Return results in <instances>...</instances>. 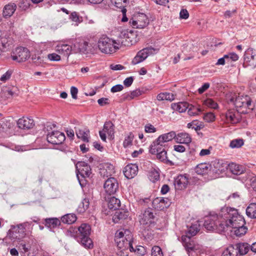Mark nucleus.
<instances>
[{"label": "nucleus", "instance_id": "1", "mask_svg": "<svg viewBox=\"0 0 256 256\" xmlns=\"http://www.w3.org/2000/svg\"><path fill=\"white\" fill-rule=\"evenodd\" d=\"M223 214L228 218L226 222V231L230 230L234 231V234L237 236H242L246 234L248 228L244 226L246 224L244 217L239 214L238 210L229 207L223 208Z\"/></svg>", "mask_w": 256, "mask_h": 256}, {"label": "nucleus", "instance_id": "2", "mask_svg": "<svg viewBox=\"0 0 256 256\" xmlns=\"http://www.w3.org/2000/svg\"><path fill=\"white\" fill-rule=\"evenodd\" d=\"M91 232L90 226L86 224H82L79 227L70 226L65 234L67 236L74 238L82 246L87 248L93 247L92 240L90 238Z\"/></svg>", "mask_w": 256, "mask_h": 256}, {"label": "nucleus", "instance_id": "3", "mask_svg": "<svg viewBox=\"0 0 256 256\" xmlns=\"http://www.w3.org/2000/svg\"><path fill=\"white\" fill-rule=\"evenodd\" d=\"M114 241L118 248L116 254L118 256H128V250L132 252L134 250L132 246V236L128 229H122L116 233Z\"/></svg>", "mask_w": 256, "mask_h": 256}, {"label": "nucleus", "instance_id": "4", "mask_svg": "<svg viewBox=\"0 0 256 256\" xmlns=\"http://www.w3.org/2000/svg\"><path fill=\"white\" fill-rule=\"evenodd\" d=\"M223 208L218 214L212 212L206 217L204 226L208 230H216L218 232L226 231L228 218L223 214Z\"/></svg>", "mask_w": 256, "mask_h": 256}, {"label": "nucleus", "instance_id": "5", "mask_svg": "<svg viewBox=\"0 0 256 256\" xmlns=\"http://www.w3.org/2000/svg\"><path fill=\"white\" fill-rule=\"evenodd\" d=\"M98 47L102 52L107 54L114 52L119 49L117 42L107 36H102L99 39Z\"/></svg>", "mask_w": 256, "mask_h": 256}, {"label": "nucleus", "instance_id": "6", "mask_svg": "<svg viewBox=\"0 0 256 256\" xmlns=\"http://www.w3.org/2000/svg\"><path fill=\"white\" fill-rule=\"evenodd\" d=\"M176 133L174 131H171L168 133L160 136L157 139L151 144L150 148V152H155L158 151L160 146H165L164 144L165 142L171 141L173 139L175 140Z\"/></svg>", "mask_w": 256, "mask_h": 256}, {"label": "nucleus", "instance_id": "7", "mask_svg": "<svg viewBox=\"0 0 256 256\" xmlns=\"http://www.w3.org/2000/svg\"><path fill=\"white\" fill-rule=\"evenodd\" d=\"M159 50L158 48H154L152 46H148L138 51L136 56L132 61L133 65H136L144 62L146 58L150 55L156 54Z\"/></svg>", "mask_w": 256, "mask_h": 256}, {"label": "nucleus", "instance_id": "8", "mask_svg": "<svg viewBox=\"0 0 256 256\" xmlns=\"http://www.w3.org/2000/svg\"><path fill=\"white\" fill-rule=\"evenodd\" d=\"M130 24L136 28H143L149 24L148 16L143 13H139L130 20Z\"/></svg>", "mask_w": 256, "mask_h": 256}, {"label": "nucleus", "instance_id": "9", "mask_svg": "<svg viewBox=\"0 0 256 256\" xmlns=\"http://www.w3.org/2000/svg\"><path fill=\"white\" fill-rule=\"evenodd\" d=\"M243 66L244 68H250L254 69L256 66V50L252 48H249L245 52L244 54Z\"/></svg>", "mask_w": 256, "mask_h": 256}, {"label": "nucleus", "instance_id": "10", "mask_svg": "<svg viewBox=\"0 0 256 256\" xmlns=\"http://www.w3.org/2000/svg\"><path fill=\"white\" fill-rule=\"evenodd\" d=\"M30 52L26 48L20 46L16 48L12 55V60L18 62H25L30 57Z\"/></svg>", "mask_w": 256, "mask_h": 256}, {"label": "nucleus", "instance_id": "11", "mask_svg": "<svg viewBox=\"0 0 256 256\" xmlns=\"http://www.w3.org/2000/svg\"><path fill=\"white\" fill-rule=\"evenodd\" d=\"M114 126L110 121H107L104 122L103 129L100 130L99 134L101 140L104 142H106L107 134L108 137L110 139H114Z\"/></svg>", "mask_w": 256, "mask_h": 256}, {"label": "nucleus", "instance_id": "12", "mask_svg": "<svg viewBox=\"0 0 256 256\" xmlns=\"http://www.w3.org/2000/svg\"><path fill=\"white\" fill-rule=\"evenodd\" d=\"M66 140L64 134L58 130L52 131L47 134V140L52 144H62Z\"/></svg>", "mask_w": 256, "mask_h": 256}, {"label": "nucleus", "instance_id": "13", "mask_svg": "<svg viewBox=\"0 0 256 256\" xmlns=\"http://www.w3.org/2000/svg\"><path fill=\"white\" fill-rule=\"evenodd\" d=\"M104 188L105 192L110 195L116 194L118 189L117 180L114 177L108 178L104 183Z\"/></svg>", "mask_w": 256, "mask_h": 256}, {"label": "nucleus", "instance_id": "14", "mask_svg": "<svg viewBox=\"0 0 256 256\" xmlns=\"http://www.w3.org/2000/svg\"><path fill=\"white\" fill-rule=\"evenodd\" d=\"M140 217V222L141 224H152L154 222L155 216L154 214L153 210L150 208H148L144 210Z\"/></svg>", "mask_w": 256, "mask_h": 256}, {"label": "nucleus", "instance_id": "15", "mask_svg": "<svg viewBox=\"0 0 256 256\" xmlns=\"http://www.w3.org/2000/svg\"><path fill=\"white\" fill-rule=\"evenodd\" d=\"M189 178L186 174H180L174 180V185L176 190H182L186 188L189 183Z\"/></svg>", "mask_w": 256, "mask_h": 256}, {"label": "nucleus", "instance_id": "16", "mask_svg": "<svg viewBox=\"0 0 256 256\" xmlns=\"http://www.w3.org/2000/svg\"><path fill=\"white\" fill-rule=\"evenodd\" d=\"M76 170L80 176L84 178L90 177L92 174L90 166L84 162H78L76 164Z\"/></svg>", "mask_w": 256, "mask_h": 256}, {"label": "nucleus", "instance_id": "17", "mask_svg": "<svg viewBox=\"0 0 256 256\" xmlns=\"http://www.w3.org/2000/svg\"><path fill=\"white\" fill-rule=\"evenodd\" d=\"M192 226H190V230L186 232L185 234L182 236V241L184 246L190 256V253L192 251V232H191V228Z\"/></svg>", "mask_w": 256, "mask_h": 256}, {"label": "nucleus", "instance_id": "18", "mask_svg": "<svg viewBox=\"0 0 256 256\" xmlns=\"http://www.w3.org/2000/svg\"><path fill=\"white\" fill-rule=\"evenodd\" d=\"M171 202L168 198H156L152 202L153 207L158 210H162L168 208Z\"/></svg>", "mask_w": 256, "mask_h": 256}, {"label": "nucleus", "instance_id": "19", "mask_svg": "<svg viewBox=\"0 0 256 256\" xmlns=\"http://www.w3.org/2000/svg\"><path fill=\"white\" fill-rule=\"evenodd\" d=\"M214 171L218 174L224 172L228 169V164L222 160H216L212 162Z\"/></svg>", "mask_w": 256, "mask_h": 256}, {"label": "nucleus", "instance_id": "20", "mask_svg": "<svg viewBox=\"0 0 256 256\" xmlns=\"http://www.w3.org/2000/svg\"><path fill=\"white\" fill-rule=\"evenodd\" d=\"M17 125L18 128L22 130H30L32 128L34 123L32 119L26 117H22L18 120Z\"/></svg>", "mask_w": 256, "mask_h": 256}, {"label": "nucleus", "instance_id": "21", "mask_svg": "<svg viewBox=\"0 0 256 256\" xmlns=\"http://www.w3.org/2000/svg\"><path fill=\"white\" fill-rule=\"evenodd\" d=\"M159 148L158 149V151L155 152H150L152 154H156V158L160 160V161L166 163L168 164L170 166H172L174 163L171 161L168 160L167 157V152L166 150L165 146H160Z\"/></svg>", "mask_w": 256, "mask_h": 256}, {"label": "nucleus", "instance_id": "22", "mask_svg": "<svg viewBox=\"0 0 256 256\" xmlns=\"http://www.w3.org/2000/svg\"><path fill=\"white\" fill-rule=\"evenodd\" d=\"M138 172V166L136 164H128L125 166L124 170V174L125 176L130 179L136 176Z\"/></svg>", "mask_w": 256, "mask_h": 256}, {"label": "nucleus", "instance_id": "23", "mask_svg": "<svg viewBox=\"0 0 256 256\" xmlns=\"http://www.w3.org/2000/svg\"><path fill=\"white\" fill-rule=\"evenodd\" d=\"M114 168L113 165L108 164H104L100 169V174L103 178H108L111 177L114 172Z\"/></svg>", "mask_w": 256, "mask_h": 256}, {"label": "nucleus", "instance_id": "24", "mask_svg": "<svg viewBox=\"0 0 256 256\" xmlns=\"http://www.w3.org/2000/svg\"><path fill=\"white\" fill-rule=\"evenodd\" d=\"M233 246L234 248L236 250V256L238 254L242 256L244 255L250 249V245L246 242H240Z\"/></svg>", "mask_w": 256, "mask_h": 256}, {"label": "nucleus", "instance_id": "25", "mask_svg": "<svg viewBox=\"0 0 256 256\" xmlns=\"http://www.w3.org/2000/svg\"><path fill=\"white\" fill-rule=\"evenodd\" d=\"M77 137L83 142H88L90 138V132L87 128H80L76 132Z\"/></svg>", "mask_w": 256, "mask_h": 256}, {"label": "nucleus", "instance_id": "26", "mask_svg": "<svg viewBox=\"0 0 256 256\" xmlns=\"http://www.w3.org/2000/svg\"><path fill=\"white\" fill-rule=\"evenodd\" d=\"M56 50L59 54L67 57L71 53L72 46L66 44H60L56 46Z\"/></svg>", "mask_w": 256, "mask_h": 256}, {"label": "nucleus", "instance_id": "27", "mask_svg": "<svg viewBox=\"0 0 256 256\" xmlns=\"http://www.w3.org/2000/svg\"><path fill=\"white\" fill-rule=\"evenodd\" d=\"M136 32L132 30H130L128 32V37L126 40H122L119 41V43H121L122 45L124 46H130L134 44L136 41Z\"/></svg>", "mask_w": 256, "mask_h": 256}, {"label": "nucleus", "instance_id": "28", "mask_svg": "<svg viewBox=\"0 0 256 256\" xmlns=\"http://www.w3.org/2000/svg\"><path fill=\"white\" fill-rule=\"evenodd\" d=\"M192 139L189 134L186 132H180L176 134L175 141L180 144H188L191 142Z\"/></svg>", "mask_w": 256, "mask_h": 256}, {"label": "nucleus", "instance_id": "29", "mask_svg": "<svg viewBox=\"0 0 256 256\" xmlns=\"http://www.w3.org/2000/svg\"><path fill=\"white\" fill-rule=\"evenodd\" d=\"M16 6L14 3H10L6 5L3 10V16L5 18L10 17L16 11Z\"/></svg>", "mask_w": 256, "mask_h": 256}, {"label": "nucleus", "instance_id": "30", "mask_svg": "<svg viewBox=\"0 0 256 256\" xmlns=\"http://www.w3.org/2000/svg\"><path fill=\"white\" fill-rule=\"evenodd\" d=\"M238 113L234 110H229L226 114V118L228 122L236 124L238 122Z\"/></svg>", "mask_w": 256, "mask_h": 256}, {"label": "nucleus", "instance_id": "31", "mask_svg": "<svg viewBox=\"0 0 256 256\" xmlns=\"http://www.w3.org/2000/svg\"><path fill=\"white\" fill-rule=\"evenodd\" d=\"M60 224V221L57 218H48L45 220L46 226L50 230L58 227Z\"/></svg>", "mask_w": 256, "mask_h": 256}, {"label": "nucleus", "instance_id": "32", "mask_svg": "<svg viewBox=\"0 0 256 256\" xmlns=\"http://www.w3.org/2000/svg\"><path fill=\"white\" fill-rule=\"evenodd\" d=\"M209 170L208 164L206 163H201L196 166L194 168L195 172L200 175L207 174Z\"/></svg>", "mask_w": 256, "mask_h": 256}, {"label": "nucleus", "instance_id": "33", "mask_svg": "<svg viewBox=\"0 0 256 256\" xmlns=\"http://www.w3.org/2000/svg\"><path fill=\"white\" fill-rule=\"evenodd\" d=\"M108 208L112 210H118L120 206V200L115 197H111L110 198L108 204Z\"/></svg>", "mask_w": 256, "mask_h": 256}, {"label": "nucleus", "instance_id": "34", "mask_svg": "<svg viewBox=\"0 0 256 256\" xmlns=\"http://www.w3.org/2000/svg\"><path fill=\"white\" fill-rule=\"evenodd\" d=\"M228 167L232 173L234 174H240L243 173L244 171V169L242 166L235 163L228 164Z\"/></svg>", "mask_w": 256, "mask_h": 256}, {"label": "nucleus", "instance_id": "35", "mask_svg": "<svg viewBox=\"0 0 256 256\" xmlns=\"http://www.w3.org/2000/svg\"><path fill=\"white\" fill-rule=\"evenodd\" d=\"M188 104L186 102L173 103L171 105L172 108L179 112H184L188 108Z\"/></svg>", "mask_w": 256, "mask_h": 256}, {"label": "nucleus", "instance_id": "36", "mask_svg": "<svg viewBox=\"0 0 256 256\" xmlns=\"http://www.w3.org/2000/svg\"><path fill=\"white\" fill-rule=\"evenodd\" d=\"M77 218L74 214H68L61 218V221L66 224H72L74 222Z\"/></svg>", "mask_w": 256, "mask_h": 256}, {"label": "nucleus", "instance_id": "37", "mask_svg": "<svg viewBox=\"0 0 256 256\" xmlns=\"http://www.w3.org/2000/svg\"><path fill=\"white\" fill-rule=\"evenodd\" d=\"M246 214L251 218H256V203H251L246 209Z\"/></svg>", "mask_w": 256, "mask_h": 256}, {"label": "nucleus", "instance_id": "38", "mask_svg": "<svg viewBox=\"0 0 256 256\" xmlns=\"http://www.w3.org/2000/svg\"><path fill=\"white\" fill-rule=\"evenodd\" d=\"M127 216V212L121 210H118L112 216V220L114 223H118L120 220L125 219Z\"/></svg>", "mask_w": 256, "mask_h": 256}, {"label": "nucleus", "instance_id": "39", "mask_svg": "<svg viewBox=\"0 0 256 256\" xmlns=\"http://www.w3.org/2000/svg\"><path fill=\"white\" fill-rule=\"evenodd\" d=\"M90 202L88 198H84L79 204L77 210L80 213L84 212L89 207Z\"/></svg>", "mask_w": 256, "mask_h": 256}, {"label": "nucleus", "instance_id": "40", "mask_svg": "<svg viewBox=\"0 0 256 256\" xmlns=\"http://www.w3.org/2000/svg\"><path fill=\"white\" fill-rule=\"evenodd\" d=\"M141 92L140 90H136L130 93L126 94L124 95V100H130L134 98L138 97L141 94Z\"/></svg>", "mask_w": 256, "mask_h": 256}, {"label": "nucleus", "instance_id": "41", "mask_svg": "<svg viewBox=\"0 0 256 256\" xmlns=\"http://www.w3.org/2000/svg\"><path fill=\"white\" fill-rule=\"evenodd\" d=\"M204 124L202 122H200L196 120H193V128L196 131L197 134L199 136H202V133L199 132V130L204 128Z\"/></svg>", "mask_w": 256, "mask_h": 256}, {"label": "nucleus", "instance_id": "42", "mask_svg": "<svg viewBox=\"0 0 256 256\" xmlns=\"http://www.w3.org/2000/svg\"><path fill=\"white\" fill-rule=\"evenodd\" d=\"M222 256H236V250L234 248V246H230L223 252Z\"/></svg>", "mask_w": 256, "mask_h": 256}, {"label": "nucleus", "instance_id": "43", "mask_svg": "<svg viewBox=\"0 0 256 256\" xmlns=\"http://www.w3.org/2000/svg\"><path fill=\"white\" fill-rule=\"evenodd\" d=\"M238 96L234 97L232 96L230 99V101L232 102L236 107V108H242V103L243 100V96Z\"/></svg>", "mask_w": 256, "mask_h": 256}, {"label": "nucleus", "instance_id": "44", "mask_svg": "<svg viewBox=\"0 0 256 256\" xmlns=\"http://www.w3.org/2000/svg\"><path fill=\"white\" fill-rule=\"evenodd\" d=\"M111 2L116 7L120 8H125L127 4V0H111Z\"/></svg>", "mask_w": 256, "mask_h": 256}, {"label": "nucleus", "instance_id": "45", "mask_svg": "<svg viewBox=\"0 0 256 256\" xmlns=\"http://www.w3.org/2000/svg\"><path fill=\"white\" fill-rule=\"evenodd\" d=\"M149 178L150 181L155 182L160 178V173L158 170L154 169L152 170L149 174Z\"/></svg>", "mask_w": 256, "mask_h": 256}, {"label": "nucleus", "instance_id": "46", "mask_svg": "<svg viewBox=\"0 0 256 256\" xmlns=\"http://www.w3.org/2000/svg\"><path fill=\"white\" fill-rule=\"evenodd\" d=\"M204 104L208 108L217 109L218 107V104L212 98H208L204 102Z\"/></svg>", "mask_w": 256, "mask_h": 256}, {"label": "nucleus", "instance_id": "47", "mask_svg": "<svg viewBox=\"0 0 256 256\" xmlns=\"http://www.w3.org/2000/svg\"><path fill=\"white\" fill-rule=\"evenodd\" d=\"M242 100V108H248L249 109L251 108L250 106H252V101L250 98L248 96H243V100Z\"/></svg>", "mask_w": 256, "mask_h": 256}, {"label": "nucleus", "instance_id": "48", "mask_svg": "<svg viewBox=\"0 0 256 256\" xmlns=\"http://www.w3.org/2000/svg\"><path fill=\"white\" fill-rule=\"evenodd\" d=\"M134 138V135L132 133L130 132L128 136L126 137L124 142L123 146L124 148L128 147L132 145V142Z\"/></svg>", "mask_w": 256, "mask_h": 256}, {"label": "nucleus", "instance_id": "49", "mask_svg": "<svg viewBox=\"0 0 256 256\" xmlns=\"http://www.w3.org/2000/svg\"><path fill=\"white\" fill-rule=\"evenodd\" d=\"M244 144V141L242 139H235L232 140L230 144L231 148H239Z\"/></svg>", "mask_w": 256, "mask_h": 256}, {"label": "nucleus", "instance_id": "50", "mask_svg": "<svg viewBox=\"0 0 256 256\" xmlns=\"http://www.w3.org/2000/svg\"><path fill=\"white\" fill-rule=\"evenodd\" d=\"M0 46L3 51L6 52L9 48L10 44L6 38H2L0 39Z\"/></svg>", "mask_w": 256, "mask_h": 256}, {"label": "nucleus", "instance_id": "51", "mask_svg": "<svg viewBox=\"0 0 256 256\" xmlns=\"http://www.w3.org/2000/svg\"><path fill=\"white\" fill-rule=\"evenodd\" d=\"M152 256H163L161 248L158 246H154L152 250Z\"/></svg>", "mask_w": 256, "mask_h": 256}, {"label": "nucleus", "instance_id": "52", "mask_svg": "<svg viewBox=\"0 0 256 256\" xmlns=\"http://www.w3.org/2000/svg\"><path fill=\"white\" fill-rule=\"evenodd\" d=\"M128 32L129 31L128 30H124L120 32L119 35V39L116 40L117 45L119 46L121 43H119V41H121L122 40H126L128 37Z\"/></svg>", "mask_w": 256, "mask_h": 256}, {"label": "nucleus", "instance_id": "53", "mask_svg": "<svg viewBox=\"0 0 256 256\" xmlns=\"http://www.w3.org/2000/svg\"><path fill=\"white\" fill-rule=\"evenodd\" d=\"M30 0H22L19 4L20 8L22 10H26L30 6Z\"/></svg>", "mask_w": 256, "mask_h": 256}, {"label": "nucleus", "instance_id": "54", "mask_svg": "<svg viewBox=\"0 0 256 256\" xmlns=\"http://www.w3.org/2000/svg\"><path fill=\"white\" fill-rule=\"evenodd\" d=\"M204 119L206 122H212L215 120V116L212 112H208L204 116Z\"/></svg>", "mask_w": 256, "mask_h": 256}, {"label": "nucleus", "instance_id": "55", "mask_svg": "<svg viewBox=\"0 0 256 256\" xmlns=\"http://www.w3.org/2000/svg\"><path fill=\"white\" fill-rule=\"evenodd\" d=\"M202 224V222L196 220V223L193 224V236L200 230Z\"/></svg>", "mask_w": 256, "mask_h": 256}, {"label": "nucleus", "instance_id": "56", "mask_svg": "<svg viewBox=\"0 0 256 256\" xmlns=\"http://www.w3.org/2000/svg\"><path fill=\"white\" fill-rule=\"evenodd\" d=\"M3 95L6 97L7 98H12L15 94L12 90L8 88L6 90H4L2 92Z\"/></svg>", "mask_w": 256, "mask_h": 256}, {"label": "nucleus", "instance_id": "57", "mask_svg": "<svg viewBox=\"0 0 256 256\" xmlns=\"http://www.w3.org/2000/svg\"><path fill=\"white\" fill-rule=\"evenodd\" d=\"M226 56H228V58H226L228 60V62H230V60H231L232 61L236 62L238 60L239 58L238 55L234 52L229 53L227 54H226Z\"/></svg>", "mask_w": 256, "mask_h": 256}, {"label": "nucleus", "instance_id": "58", "mask_svg": "<svg viewBox=\"0 0 256 256\" xmlns=\"http://www.w3.org/2000/svg\"><path fill=\"white\" fill-rule=\"evenodd\" d=\"M132 252H136L140 256L144 255L146 252L144 248L141 246H136V248H134V250H132Z\"/></svg>", "mask_w": 256, "mask_h": 256}, {"label": "nucleus", "instance_id": "59", "mask_svg": "<svg viewBox=\"0 0 256 256\" xmlns=\"http://www.w3.org/2000/svg\"><path fill=\"white\" fill-rule=\"evenodd\" d=\"M144 130L148 133H153L156 132V128L151 124H146L144 126Z\"/></svg>", "mask_w": 256, "mask_h": 256}, {"label": "nucleus", "instance_id": "60", "mask_svg": "<svg viewBox=\"0 0 256 256\" xmlns=\"http://www.w3.org/2000/svg\"><path fill=\"white\" fill-rule=\"evenodd\" d=\"M196 253H201L203 252V248L202 245L198 244H196L193 241V252Z\"/></svg>", "mask_w": 256, "mask_h": 256}, {"label": "nucleus", "instance_id": "61", "mask_svg": "<svg viewBox=\"0 0 256 256\" xmlns=\"http://www.w3.org/2000/svg\"><path fill=\"white\" fill-rule=\"evenodd\" d=\"M189 16V13L186 9H182L180 12V19H187Z\"/></svg>", "mask_w": 256, "mask_h": 256}, {"label": "nucleus", "instance_id": "62", "mask_svg": "<svg viewBox=\"0 0 256 256\" xmlns=\"http://www.w3.org/2000/svg\"><path fill=\"white\" fill-rule=\"evenodd\" d=\"M48 57L50 60L52 61H59L60 60V56L55 53L48 54Z\"/></svg>", "mask_w": 256, "mask_h": 256}, {"label": "nucleus", "instance_id": "63", "mask_svg": "<svg viewBox=\"0 0 256 256\" xmlns=\"http://www.w3.org/2000/svg\"><path fill=\"white\" fill-rule=\"evenodd\" d=\"M210 86V84L208 82L204 83L200 88L198 90V92L200 94L204 93L206 90H207Z\"/></svg>", "mask_w": 256, "mask_h": 256}, {"label": "nucleus", "instance_id": "64", "mask_svg": "<svg viewBox=\"0 0 256 256\" xmlns=\"http://www.w3.org/2000/svg\"><path fill=\"white\" fill-rule=\"evenodd\" d=\"M250 182L252 188L256 192V176H252L250 178Z\"/></svg>", "mask_w": 256, "mask_h": 256}]
</instances>
